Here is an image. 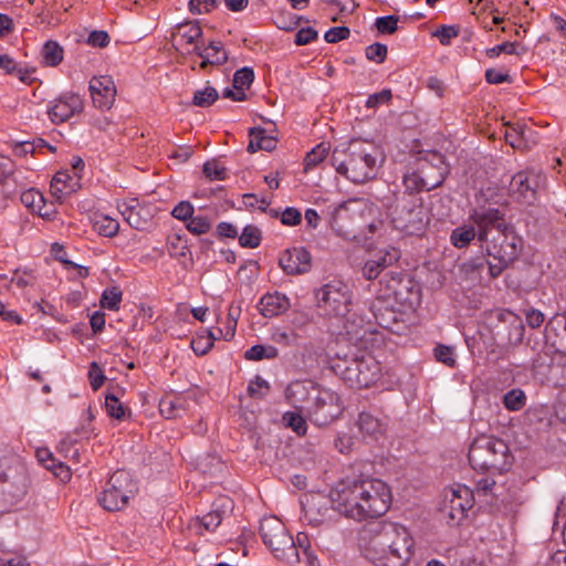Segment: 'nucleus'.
Here are the masks:
<instances>
[{"label":"nucleus","mask_w":566,"mask_h":566,"mask_svg":"<svg viewBox=\"0 0 566 566\" xmlns=\"http://www.w3.org/2000/svg\"><path fill=\"white\" fill-rule=\"evenodd\" d=\"M279 264L287 275L303 274L311 270L312 255L305 248L295 247L285 250Z\"/></svg>","instance_id":"6ab92c4d"},{"label":"nucleus","mask_w":566,"mask_h":566,"mask_svg":"<svg viewBox=\"0 0 566 566\" xmlns=\"http://www.w3.org/2000/svg\"><path fill=\"white\" fill-rule=\"evenodd\" d=\"M343 411L344 406L339 395L324 387L315 394L313 402L305 407L306 417L317 427L332 423Z\"/></svg>","instance_id":"ddd939ff"},{"label":"nucleus","mask_w":566,"mask_h":566,"mask_svg":"<svg viewBox=\"0 0 566 566\" xmlns=\"http://www.w3.org/2000/svg\"><path fill=\"white\" fill-rule=\"evenodd\" d=\"M397 536L394 537L391 544H395L392 566H403L413 554V538L408 530L401 524L395 523V532Z\"/></svg>","instance_id":"4be33fe9"},{"label":"nucleus","mask_w":566,"mask_h":566,"mask_svg":"<svg viewBox=\"0 0 566 566\" xmlns=\"http://www.w3.org/2000/svg\"><path fill=\"white\" fill-rule=\"evenodd\" d=\"M291 306L290 298L280 292L266 293L259 302L260 313L264 317H274L285 313Z\"/></svg>","instance_id":"b1692460"},{"label":"nucleus","mask_w":566,"mask_h":566,"mask_svg":"<svg viewBox=\"0 0 566 566\" xmlns=\"http://www.w3.org/2000/svg\"><path fill=\"white\" fill-rule=\"evenodd\" d=\"M138 491L137 481L126 470L115 471L98 495L101 506L109 512L123 510Z\"/></svg>","instance_id":"1a4fd4ad"},{"label":"nucleus","mask_w":566,"mask_h":566,"mask_svg":"<svg viewBox=\"0 0 566 566\" xmlns=\"http://www.w3.org/2000/svg\"><path fill=\"white\" fill-rule=\"evenodd\" d=\"M366 210L367 203L363 199L354 198L343 201L331 214L332 230L346 240L356 239L361 233Z\"/></svg>","instance_id":"0eeeda50"},{"label":"nucleus","mask_w":566,"mask_h":566,"mask_svg":"<svg viewBox=\"0 0 566 566\" xmlns=\"http://www.w3.org/2000/svg\"><path fill=\"white\" fill-rule=\"evenodd\" d=\"M273 340L284 346L294 345L296 342V334L285 329H276L272 336Z\"/></svg>","instance_id":"338daca9"},{"label":"nucleus","mask_w":566,"mask_h":566,"mask_svg":"<svg viewBox=\"0 0 566 566\" xmlns=\"http://www.w3.org/2000/svg\"><path fill=\"white\" fill-rule=\"evenodd\" d=\"M485 80L490 84L511 83V76L496 69H489L485 71Z\"/></svg>","instance_id":"774afa93"},{"label":"nucleus","mask_w":566,"mask_h":566,"mask_svg":"<svg viewBox=\"0 0 566 566\" xmlns=\"http://www.w3.org/2000/svg\"><path fill=\"white\" fill-rule=\"evenodd\" d=\"M83 107L84 103L78 94L65 92L50 102L48 115L53 123L59 124L81 113Z\"/></svg>","instance_id":"f3484780"},{"label":"nucleus","mask_w":566,"mask_h":566,"mask_svg":"<svg viewBox=\"0 0 566 566\" xmlns=\"http://www.w3.org/2000/svg\"><path fill=\"white\" fill-rule=\"evenodd\" d=\"M302 221V213L297 208L287 207L281 213V222L284 226L294 227Z\"/></svg>","instance_id":"052dcab7"},{"label":"nucleus","mask_w":566,"mask_h":566,"mask_svg":"<svg viewBox=\"0 0 566 566\" xmlns=\"http://www.w3.org/2000/svg\"><path fill=\"white\" fill-rule=\"evenodd\" d=\"M184 411V401L181 398L165 397L159 401V412L166 419L181 417Z\"/></svg>","instance_id":"2f4dec72"},{"label":"nucleus","mask_w":566,"mask_h":566,"mask_svg":"<svg viewBox=\"0 0 566 566\" xmlns=\"http://www.w3.org/2000/svg\"><path fill=\"white\" fill-rule=\"evenodd\" d=\"M389 214L397 230L411 235L423 231L429 222L423 200L416 193L397 196L389 207Z\"/></svg>","instance_id":"423d86ee"},{"label":"nucleus","mask_w":566,"mask_h":566,"mask_svg":"<svg viewBox=\"0 0 566 566\" xmlns=\"http://www.w3.org/2000/svg\"><path fill=\"white\" fill-rule=\"evenodd\" d=\"M216 6V0H190L188 3L189 11L193 14L210 12Z\"/></svg>","instance_id":"0e129e2a"},{"label":"nucleus","mask_w":566,"mask_h":566,"mask_svg":"<svg viewBox=\"0 0 566 566\" xmlns=\"http://www.w3.org/2000/svg\"><path fill=\"white\" fill-rule=\"evenodd\" d=\"M167 250L171 258L181 260L191 255V252L187 245V241L180 235H174L168 238Z\"/></svg>","instance_id":"a19ab883"},{"label":"nucleus","mask_w":566,"mask_h":566,"mask_svg":"<svg viewBox=\"0 0 566 566\" xmlns=\"http://www.w3.org/2000/svg\"><path fill=\"white\" fill-rule=\"evenodd\" d=\"M395 532V522L381 521L368 525L364 530L363 539L367 538L365 546L366 555L369 559L379 563L382 566H392L395 544L390 542L397 536Z\"/></svg>","instance_id":"6e6552de"},{"label":"nucleus","mask_w":566,"mask_h":566,"mask_svg":"<svg viewBox=\"0 0 566 566\" xmlns=\"http://www.w3.org/2000/svg\"><path fill=\"white\" fill-rule=\"evenodd\" d=\"M492 212L496 216V221L488 226V237L482 241L481 248L496 261L489 262V271L492 277H497L518 256L521 239L501 210L492 208Z\"/></svg>","instance_id":"7ed1b4c3"},{"label":"nucleus","mask_w":566,"mask_h":566,"mask_svg":"<svg viewBox=\"0 0 566 566\" xmlns=\"http://www.w3.org/2000/svg\"><path fill=\"white\" fill-rule=\"evenodd\" d=\"M356 424L359 432L371 440H378L386 433L388 421L379 411H361Z\"/></svg>","instance_id":"aec40b11"},{"label":"nucleus","mask_w":566,"mask_h":566,"mask_svg":"<svg viewBox=\"0 0 566 566\" xmlns=\"http://www.w3.org/2000/svg\"><path fill=\"white\" fill-rule=\"evenodd\" d=\"M387 53V45L379 42L368 45L365 50L366 59L377 64H380L386 60Z\"/></svg>","instance_id":"3c124183"},{"label":"nucleus","mask_w":566,"mask_h":566,"mask_svg":"<svg viewBox=\"0 0 566 566\" xmlns=\"http://www.w3.org/2000/svg\"><path fill=\"white\" fill-rule=\"evenodd\" d=\"M260 535L266 547L279 559L293 563L298 560V553L293 537L284 524L276 517H265L260 523Z\"/></svg>","instance_id":"9b49d317"},{"label":"nucleus","mask_w":566,"mask_h":566,"mask_svg":"<svg viewBox=\"0 0 566 566\" xmlns=\"http://www.w3.org/2000/svg\"><path fill=\"white\" fill-rule=\"evenodd\" d=\"M122 297L123 293L118 287L114 286L112 289H106L101 296V306L109 311H117L119 308Z\"/></svg>","instance_id":"49530a36"},{"label":"nucleus","mask_w":566,"mask_h":566,"mask_svg":"<svg viewBox=\"0 0 566 566\" xmlns=\"http://www.w3.org/2000/svg\"><path fill=\"white\" fill-rule=\"evenodd\" d=\"M378 148L361 139L336 146L331 161L337 174L353 184H364L376 177L379 167Z\"/></svg>","instance_id":"f03ea898"},{"label":"nucleus","mask_w":566,"mask_h":566,"mask_svg":"<svg viewBox=\"0 0 566 566\" xmlns=\"http://www.w3.org/2000/svg\"><path fill=\"white\" fill-rule=\"evenodd\" d=\"M279 355L277 348L274 346H264V345H253L244 353V358L247 360H261V359H273Z\"/></svg>","instance_id":"e433bc0d"},{"label":"nucleus","mask_w":566,"mask_h":566,"mask_svg":"<svg viewBox=\"0 0 566 566\" xmlns=\"http://www.w3.org/2000/svg\"><path fill=\"white\" fill-rule=\"evenodd\" d=\"M333 509L356 522L385 515L392 501L389 485L376 478H358L337 483L329 493Z\"/></svg>","instance_id":"f257e3e1"},{"label":"nucleus","mask_w":566,"mask_h":566,"mask_svg":"<svg viewBox=\"0 0 566 566\" xmlns=\"http://www.w3.org/2000/svg\"><path fill=\"white\" fill-rule=\"evenodd\" d=\"M203 53H207V56L211 65H221L228 61V53L224 50L223 45L219 41H211L207 48L201 49Z\"/></svg>","instance_id":"58836bf2"},{"label":"nucleus","mask_w":566,"mask_h":566,"mask_svg":"<svg viewBox=\"0 0 566 566\" xmlns=\"http://www.w3.org/2000/svg\"><path fill=\"white\" fill-rule=\"evenodd\" d=\"M349 34L350 31L347 27H334L325 32L324 39L327 43H337L347 39Z\"/></svg>","instance_id":"e2e57ef3"},{"label":"nucleus","mask_w":566,"mask_h":566,"mask_svg":"<svg viewBox=\"0 0 566 566\" xmlns=\"http://www.w3.org/2000/svg\"><path fill=\"white\" fill-rule=\"evenodd\" d=\"M459 35V28L455 25H441L432 32L442 45H449L451 40Z\"/></svg>","instance_id":"4d7b16f0"},{"label":"nucleus","mask_w":566,"mask_h":566,"mask_svg":"<svg viewBox=\"0 0 566 566\" xmlns=\"http://www.w3.org/2000/svg\"><path fill=\"white\" fill-rule=\"evenodd\" d=\"M505 140L514 149L526 150L537 143V133L524 123L509 124Z\"/></svg>","instance_id":"412c9836"},{"label":"nucleus","mask_w":566,"mask_h":566,"mask_svg":"<svg viewBox=\"0 0 566 566\" xmlns=\"http://www.w3.org/2000/svg\"><path fill=\"white\" fill-rule=\"evenodd\" d=\"M0 67L8 74L17 75L22 82H25L28 78V75L22 72V69L8 54L0 55Z\"/></svg>","instance_id":"5fc2aeb1"},{"label":"nucleus","mask_w":566,"mask_h":566,"mask_svg":"<svg viewBox=\"0 0 566 566\" xmlns=\"http://www.w3.org/2000/svg\"><path fill=\"white\" fill-rule=\"evenodd\" d=\"M321 388V386L312 381H295L289 385L286 397L295 408H300L305 412V407L313 402L315 394L318 392Z\"/></svg>","instance_id":"5701e85b"},{"label":"nucleus","mask_w":566,"mask_h":566,"mask_svg":"<svg viewBox=\"0 0 566 566\" xmlns=\"http://www.w3.org/2000/svg\"><path fill=\"white\" fill-rule=\"evenodd\" d=\"M503 403L507 410L518 411L526 403V396L522 389L514 388L503 397Z\"/></svg>","instance_id":"c03bdc74"},{"label":"nucleus","mask_w":566,"mask_h":566,"mask_svg":"<svg viewBox=\"0 0 566 566\" xmlns=\"http://www.w3.org/2000/svg\"><path fill=\"white\" fill-rule=\"evenodd\" d=\"M202 172L210 180H224L227 177L226 167L216 159L205 163Z\"/></svg>","instance_id":"de8ad7c7"},{"label":"nucleus","mask_w":566,"mask_h":566,"mask_svg":"<svg viewBox=\"0 0 566 566\" xmlns=\"http://www.w3.org/2000/svg\"><path fill=\"white\" fill-rule=\"evenodd\" d=\"M105 411L108 417L122 421L126 418V416H130L132 411L126 408L119 400V398L113 394L107 392L105 395V403H104Z\"/></svg>","instance_id":"c756f323"},{"label":"nucleus","mask_w":566,"mask_h":566,"mask_svg":"<svg viewBox=\"0 0 566 566\" xmlns=\"http://www.w3.org/2000/svg\"><path fill=\"white\" fill-rule=\"evenodd\" d=\"M195 213V207L188 200H182L178 202L174 209L171 210L170 214L182 222H187Z\"/></svg>","instance_id":"864d4df0"},{"label":"nucleus","mask_w":566,"mask_h":566,"mask_svg":"<svg viewBox=\"0 0 566 566\" xmlns=\"http://www.w3.org/2000/svg\"><path fill=\"white\" fill-rule=\"evenodd\" d=\"M63 48L56 41H46L42 49V57L46 65L56 66L63 61Z\"/></svg>","instance_id":"72a5a7b5"},{"label":"nucleus","mask_w":566,"mask_h":566,"mask_svg":"<svg viewBox=\"0 0 566 566\" xmlns=\"http://www.w3.org/2000/svg\"><path fill=\"white\" fill-rule=\"evenodd\" d=\"M118 209L126 222L134 229L143 230L148 224V219L142 216L143 208L137 199L122 202Z\"/></svg>","instance_id":"a878e982"},{"label":"nucleus","mask_w":566,"mask_h":566,"mask_svg":"<svg viewBox=\"0 0 566 566\" xmlns=\"http://www.w3.org/2000/svg\"><path fill=\"white\" fill-rule=\"evenodd\" d=\"M520 44L517 42H503L501 44H497L493 48H490L486 50V55L489 57H496L500 54H510V55H520L521 52L518 51Z\"/></svg>","instance_id":"603ef678"},{"label":"nucleus","mask_w":566,"mask_h":566,"mask_svg":"<svg viewBox=\"0 0 566 566\" xmlns=\"http://www.w3.org/2000/svg\"><path fill=\"white\" fill-rule=\"evenodd\" d=\"M329 153V146L325 143L316 145L304 158V170L308 171L324 161Z\"/></svg>","instance_id":"c9c22d12"},{"label":"nucleus","mask_w":566,"mask_h":566,"mask_svg":"<svg viewBox=\"0 0 566 566\" xmlns=\"http://www.w3.org/2000/svg\"><path fill=\"white\" fill-rule=\"evenodd\" d=\"M315 297L323 315L343 317L350 311L353 292L344 281L332 280L316 290Z\"/></svg>","instance_id":"9d476101"},{"label":"nucleus","mask_w":566,"mask_h":566,"mask_svg":"<svg viewBox=\"0 0 566 566\" xmlns=\"http://www.w3.org/2000/svg\"><path fill=\"white\" fill-rule=\"evenodd\" d=\"M251 139L248 145V150L250 153H255L258 150H266L271 151L276 147V139L268 136L265 130L262 128H252L250 130Z\"/></svg>","instance_id":"c85d7f7f"},{"label":"nucleus","mask_w":566,"mask_h":566,"mask_svg":"<svg viewBox=\"0 0 566 566\" xmlns=\"http://www.w3.org/2000/svg\"><path fill=\"white\" fill-rule=\"evenodd\" d=\"M202 35L201 27L196 22H188L184 24H179L176 31L172 34L174 42L179 45H190L196 44L198 39Z\"/></svg>","instance_id":"bb28decb"},{"label":"nucleus","mask_w":566,"mask_h":566,"mask_svg":"<svg viewBox=\"0 0 566 566\" xmlns=\"http://www.w3.org/2000/svg\"><path fill=\"white\" fill-rule=\"evenodd\" d=\"M253 80H254L253 70L251 67L244 66V67L235 71V73L233 75V87L245 92V90H248L251 86Z\"/></svg>","instance_id":"09e8293b"},{"label":"nucleus","mask_w":566,"mask_h":566,"mask_svg":"<svg viewBox=\"0 0 566 566\" xmlns=\"http://www.w3.org/2000/svg\"><path fill=\"white\" fill-rule=\"evenodd\" d=\"M222 520L223 516L219 510H212L201 517H197L198 533L202 535L203 531L209 533L214 532L220 526Z\"/></svg>","instance_id":"473e14b6"},{"label":"nucleus","mask_w":566,"mask_h":566,"mask_svg":"<svg viewBox=\"0 0 566 566\" xmlns=\"http://www.w3.org/2000/svg\"><path fill=\"white\" fill-rule=\"evenodd\" d=\"M416 167L423 178L427 191H430L444 181L447 166L444 157L437 151H430L417 159Z\"/></svg>","instance_id":"4468645a"},{"label":"nucleus","mask_w":566,"mask_h":566,"mask_svg":"<svg viewBox=\"0 0 566 566\" xmlns=\"http://www.w3.org/2000/svg\"><path fill=\"white\" fill-rule=\"evenodd\" d=\"M468 459L475 471L502 472L511 465L512 455L502 439L482 436L472 442Z\"/></svg>","instance_id":"39448f33"},{"label":"nucleus","mask_w":566,"mask_h":566,"mask_svg":"<svg viewBox=\"0 0 566 566\" xmlns=\"http://www.w3.org/2000/svg\"><path fill=\"white\" fill-rule=\"evenodd\" d=\"M391 98V90L384 88L380 92L370 94L365 103V106L367 108H378L380 105L389 104Z\"/></svg>","instance_id":"13d9d810"},{"label":"nucleus","mask_w":566,"mask_h":566,"mask_svg":"<svg viewBox=\"0 0 566 566\" xmlns=\"http://www.w3.org/2000/svg\"><path fill=\"white\" fill-rule=\"evenodd\" d=\"M398 256V252L392 250L368 260L363 268L364 277L369 281L376 279L387 266L397 261Z\"/></svg>","instance_id":"393cba45"},{"label":"nucleus","mask_w":566,"mask_h":566,"mask_svg":"<svg viewBox=\"0 0 566 566\" xmlns=\"http://www.w3.org/2000/svg\"><path fill=\"white\" fill-rule=\"evenodd\" d=\"M186 229L193 235H202L212 229V220L208 216H192L186 223Z\"/></svg>","instance_id":"f704fd0d"},{"label":"nucleus","mask_w":566,"mask_h":566,"mask_svg":"<svg viewBox=\"0 0 566 566\" xmlns=\"http://www.w3.org/2000/svg\"><path fill=\"white\" fill-rule=\"evenodd\" d=\"M239 243L243 248H258L261 243V230L252 224L245 226L239 237Z\"/></svg>","instance_id":"79ce46f5"},{"label":"nucleus","mask_w":566,"mask_h":566,"mask_svg":"<svg viewBox=\"0 0 566 566\" xmlns=\"http://www.w3.org/2000/svg\"><path fill=\"white\" fill-rule=\"evenodd\" d=\"M20 199L23 206L34 212H38L41 216L43 214V196L40 191L35 190L34 188L23 190L20 195Z\"/></svg>","instance_id":"ea45409f"},{"label":"nucleus","mask_w":566,"mask_h":566,"mask_svg":"<svg viewBox=\"0 0 566 566\" xmlns=\"http://www.w3.org/2000/svg\"><path fill=\"white\" fill-rule=\"evenodd\" d=\"M541 179V175L534 171H518L511 179L509 186L510 196L514 200L524 205L534 203L537 197Z\"/></svg>","instance_id":"2eb2a0df"},{"label":"nucleus","mask_w":566,"mask_h":566,"mask_svg":"<svg viewBox=\"0 0 566 566\" xmlns=\"http://www.w3.org/2000/svg\"><path fill=\"white\" fill-rule=\"evenodd\" d=\"M403 185L407 190L405 193H416L417 195L418 192L427 191V188L424 187L423 178L421 177L417 167L415 169L408 171L403 176Z\"/></svg>","instance_id":"37998d69"},{"label":"nucleus","mask_w":566,"mask_h":566,"mask_svg":"<svg viewBox=\"0 0 566 566\" xmlns=\"http://www.w3.org/2000/svg\"><path fill=\"white\" fill-rule=\"evenodd\" d=\"M94 229L98 234L112 238L117 234L119 230V222L107 214H96L94 219Z\"/></svg>","instance_id":"7c9ffc66"},{"label":"nucleus","mask_w":566,"mask_h":566,"mask_svg":"<svg viewBox=\"0 0 566 566\" xmlns=\"http://www.w3.org/2000/svg\"><path fill=\"white\" fill-rule=\"evenodd\" d=\"M109 41L108 33L103 30L92 31L87 38V43L95 48H105L108 45Z\"/></svg>","instance_id":"69168bd1"},{"label":"nucleus","mask_w":566,"mask_h":566,"mask_svg":"<svg viewBox=\"0 0 566 566\" xmlns=\"http://www.w3.org/2000/svg\"><path fill=\"white\" fill-rule=\"evenodd\" d=\"M433 354L438 361L448 367H454L457 364L454 348L452 346L439 344L434 347Z\"/></svg>","instance_id":"8fccbe9b"},{"label":"nucleus","mask_w":566,"mask_h":566,"mask_svg":"<svg viewBox=\"0 0 566 566\" xmlns=\"http://www.w3.org/2000/svg\"><path fill=\"white\" fill-rule=\"evenodd\" d=\"M36 458L39 462L55 476L60 478L62 481L70 480V469L62 462H57L49 449H39L36 451Z\"/></svg>","instance_id":"cd10ccee"},{"label":"nucleus","mask_w":566,"mask_h":566,"mask_svg":"<svg viewBox=\"0 0 566 566\" xmlns=\"http://www.w3.org/2000/svg\"><path fill=\"white\" fill-rule=\"evenodd\" d=\"M218 98V91L214 87L207 85L205 88L197 90L193 93L192 105L206 108L211 106Z\"/></svg>","instance_id":"4c0bfd02"},{"label":"nucleus","mask_w":566,"mask_h":566,"mask_svg":"<svg viewBox=\"0 0 566 566\" xmlns=\"http://www.w3.org/2000/svg\"><path fill=\"white\" fill-rule=\"evenodd\" d=\"M286 427L291 428L297 436L304 437L307 432V423L300 413L287 411L283 415Z\"/></svg>","instance_id":"a18cd8bd"},{"label":"nucleus","mask_w":566,"mask_h":566,"mask_svg":"<svg viewBox=\"0 0 566 566\" xmlns=\"http://www.w3.org/2000/svg\"><path fill=\"white\" fill-rule=\"evenodd\" d=\"M334 373L350 388H368L380 378L381 367L369 353L338 357L332 366Z\"/></svg>","instance_id":"20e7f679"},{"label":"nucleus","mask_w":566,"mask_h":566,"mask_svg":"<svg viewBox=\"0 0 566 566\" xmlns=\"http://www.w3.org/2000/svg\"><path fill=\"white\" fill-rule=\"evenodd\" d=\"M398 21L399 19L396 15L378 17L375 21V27L379 33L392 34L398 28Z\"/></svg>","instance_id":"6e6d98bb"},{"label":"nucleus","mask_w":566,"mask_h":566,"mask_svg":"<svg viewBox=\"0 0 566 566\" xmlns=\"http://www.w3.org/2000/svg\"><path fill=\"white\" fill-rule=\"evenodd\" d=\"M87 376L90 385L94 391H97L103 386L106 379L103 369L98 366L96 361L91 363Z\"/></svg>","instance_id":"bf43d9fd"},{"label":"nucleus","mask_w":566,"mask_h":566,"mask_svg":"<svg viewBox=\"0 0 566 566\" xmlns=\"http://www.w3.org/2000/svg\"><path fill=\"white\" fill-rule=\"evenodd\" d=\"M318 33L312 27L301 28L295 34L294 43L298 46L306 45L316 40Z\"/></svg>","instance_id":"680f3d73"},{"label":"nucleus","mask_w":566,"mask_h":566,"mask_svg":"<svg viewBox=\"0 0 566 566\" xmlns=\"http://www.w3.org/2000/svg\"><path fill=\"white\" fill-rule=\"evenodd\" d=\"M473 493L465 485H457L446 495V503L441 511L446 513L450 523H460L465 513L473 506Z\"/></svg>","instance_id":"dca6fc26"},{"label":"nucleus","mask_w":566,"mask_h":566,"mask_svg":"<svg viewBox=\"0 0 566 566\" xmlns=\"http://www.w3.org/2000/svg\"><path fill=\"white\" fill-rule=\"evenodd\" d=\"M496 221L492 207L473 209L469 214V222L454 228L450 233V242L457 249L468 248L476 239L482 245L486 240L488 226Z\"/></svg>","instance_id":"f8f14e48"},{"label":"nucleus","mask_w":566,"mask_h":566,"mask_svg":"<svg viewBox=\"0 0 566 566\" xmlns=\"http://www.w3.org/2000/svg\"><path fill=\"white\" fill-rule=\"evenodd\" d=\"M92 102L99 109H109L116 98V86L109 75L94 76L88 85Z\"/></svg>","instance_id":"a211bd4d"}]
</instances>
